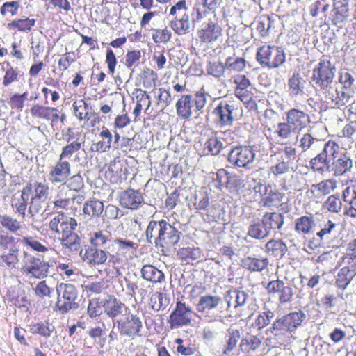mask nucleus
<instances>
[{
  "instance_id": "obj_63",
  "label": "nucleus",
  "mask_w": 356,
  "mask_h": 356,
  "mask_svg": "<svg viewBox=\"0 0 356 356\" xmlns=\"http://www.w3.org/2000/svg\"><path fill=\"white\" fill-rule=\"evenodd\" d=\"M225 69V64L220 62L209 63L207 67V73L216 78L223 76Z\"/></svg>"
},
{
  "instance_id": "obj_19",
  "label": "nucleus",
  "mask_w": 356,
  "mask_h": 356,
  "mask_svg": "<svg viewBox=\"0 0 356 356\" xmlns=\"http://www.w3.org/2000/svg\"><path fill=\"white\" fill-rule=\"evenodd\" d=\"M161 233V244H159L161 248L174 246L178 243L180 239L181 232L175 225H171L166 220L163 223Z\"/></svg>"
},
{
  "instance_id": "obj_27",
  "label": "nucleus",
  "mask_w": 356,
  "mask_h": 356,
  "mask_svg": "<svg viewBox=\"0 0 356 356\" xmlns=\"http://www.w3.org/2000/svg\"><path fill=\"white\" fill-rule=\"evenodd\" d=\"M316 222L313 215L303 216L295 220L294 229L300 234L307 235L315 231Z\"/></svg>"
},
{
  "instance_id": "obj_41",
  "label": "nucleus",
  "mask_w": 356,
  "mask_h": 356,
  "mask_svg": "<svg viewBox=\"0 0 356 356\" xmlns=\"http://www.w3.org/2000/svg\"><path fill=\"white\" fill-rule=\"evenodd\" d=\"M103 307L105 314L109 317L115 318L122 313L124 304L115 298H110L105 301Z\"/></svg>"
},
{
  "instance_id": "obj_59",
  "label": "nucleus",
  "mask_w": 356,
  "mask_h": 356,
  "mask_svg": "<svg viewBox=\"0 0 356 356\" xmlns=\"http://www.w3.org/2000/svg\"><path fill=\"white\" fill-rule=\"evenodd\" d=\"M207 148L212 155H217L224 147V143L218 138H211L204 144Z\"/></svg>"
},
{
  "instance_id": "obj_53",
  "label": "nucleus",
  "mask_w": 356,
  "mask_h": 356,
  "mask_svg": "<svg viewBox=\"0 0 356 356\" xmlns=\"http://www.w3.org/2000/svg\"><path fill=\"white\" fill-rule=\"evenodd\" d=\"M339 82L341 84L343 90L348 92L353 96L355 94L353 84L355 79L348 72H341L339 74Z\"/></svg>"
},
{
  "instance_id": "obj_38",
  "label": "nucleus",
  "mask_w": 356,
  "mask_h": 356,
  "mask_svg": "<svg viewBox=\"0 0 356 356\" xmlns=\"http://www.w3.org/2000/svg\"><path fill=\"white\" fill-rule=\"evenodd\" d=\"M90 242L92 245V248L104 250L109 249L113 243V241L109 238V235L102 231L94 232L90 238Z\"/></svg>"
},
{
  "instance_id": "obj_10",
  "label": "nucleus",
  "mask_w": 356,
  "mask_h": 356,
  "mask_svg": "<svg viewBox=\"0 0 356 356\" xmlns=\"http://www.w3.org/2000/svg\"><path fill=\"white\" fill-rule=\"evenodd\" d=\"M117 330L120 335L134 339L136 337H140L143 323L140 318L130 312L126 314L124 318L116 321Z\"/></svg>"
},
{
  "instance_id": "obj_24",
  "label": "nucleus",
  "mask_w": 356,
  "mask_h": 356,
  "mask_svg": "<svg viewBox=\"0 0 356 356\" xmlns=\"http://www.w3.org/2000/svg\"><path fill=\"white\" fill-rule=\"evenodd\" d=\"M164 222L165 220H161L159 221L151 220L149 222L145 232L149 243H154L156 246H159Z\"/></svg>"
},
{
  "instance_id": "obj_45",
  "label": "nucleus",
  "mask_w": 356,
  "mask_h": 356,
  "mask_svg": "<svg viewBox=\"0 0 356 356\" xmlns=\"http://www.w3.org/2000/svg\"><path fill=\"white\" fill-rule=\"evenodd\" d=\"M75 116L80 120H85L88 121L91 115L88 112V104L83 100H76L72 105Z\"/></svg>"
},
{
  "instance_id": "obj_60",
  "label": "nucleus",
  "mask_w": 356,
  "mask_h": 356,
  "mask_svg": "<svg viewBox=\"0 0 356 356\" xmlns=\"http://www.w3.org/2000/svg\"><path fill=\"white\" fill-rule=\"evenodd\" d=\"M225 67L229 70L241 72L245 67V62L241 58L228 57L225 61Z\"/></svg>"
},
{
  "instance_id": "obj_55",
  "label": "nucleus",
  "mask_w": 356,
  "mask_h": 356,
  "mask_svg": "<svg viewBox=\"0 0 356 356\" xmlns=\"http://www.w3.org/2000/svg\"><path fill=\"white\" fill-rule=\"evenodd\" d=\"M301 81L302 78L298 73H294L289 79L288 86L291 95H298L302 92L303 86Z\"/></svg>"
},
{
  "instance_id": "obj_16",
  "label": "nucleus",
  "mask_w": 356,
  "mask_h": 356,
  "mask_svg": "<svg viewBox=\"0 0 356 356\" xmlns=\"http://www.w3.org/2000/svg\"><path fill=\"white\" fill-rule=\"evenodd\" d=\"M352 166L349 155L341 149L327 170L333 172L335 176H341L350 171Z\"/></svg>"
},
{
  "instance_id": "obj_12",
  "label": "nucleus",
  "mask_w": 356,
  "mask_h": 356,
  "mask_svg": "<svg viewBox=\"0 0 356 356\" xmlns=\"http://www.w3.org/2000/svg\"><path fill=\"white\" fill-rule=\"evenodd\" d=\"M266 289L269 295L277 298L281 305L290 302L293 299V288L289 283L280 279L270 281Z\"/></svg>"
},
{
  "instance_id": "obj_35",
  "label": "nucleus",
  "mask_w": 356,
  "mask_h": 356,
  "mask_svg": "<svg viewBox=\"0 0 356 356\" xmlns=\"http://www.w3.org/2000/svg\"><path fill=\"white\" fill-rule=\"evenodd\" d=\"M355 275L356 270L354 266H352V269L343 267L337 275L335 284L339 289L344 290L348 287Z\"/></svg>"
},
{
  "instance_id": "obj_30",
  "label": "nucleus",
  "mask_w": 356,
  "mask_h": 356,
  "mask_svg": "<svg viewBox=\"0 0 356 356\" xmlns=\"http://www.w3.org/2000/svg\"><path fill=\"white\" fill-rule=\"evenodd\" d=\"M337 187V181L333 179L321 181L318 184H312L310 193L315 197H320L330 194Z\"/></svg>"
},
{
  "instance_id": "obj_51",
  "label": "nucleus",
  "mask_w": 356,
  "mask_h": 356,
  "mask_svg": "<svg viewBox=\"0 0 356 356\" xmlns=\"http://www.w3.org/2000/svg\"><path fill=\"white\" fill-rule=\"evenodd\" d=\"M150 303L154 311H160L168 307L170 300L165 293L156 292L152 296Z\"/></svg>"
},
{
  "instance_id": "obj_6",
  "label": "nucleus",
  "mask_w": 356,
  "mask_h": 356,
  "mask_svg": "<svg viewBox=\"0 0 356 356\" xmlns=\"http://www.w3.org/2000/svg\"><path fill=\"white\" fill-rule=\"evenodd\" d=\"M207 102L204 92H197L194 95H182L176 103L177 115L184 120L189 119L192 115V109L195 108L196 111L202 110Z\"/></svg>"
},
{
  "instance_id": "obj_36",
  "label": "nucleus",
  "mask_w": 356,
  "mask_h": 356,
  "mask_svg": "<svg viewBox=\"0 0 356 356\" xmlns=\"http://www.w3.org/2000/svg\"><path fill=\"white\" fill-rule=\"evenodd\" d=\"M19 250L15 245H12L8 250H3L0 256L2 265L11 268H16L19 261Z\"/></svg>"
},
{
  "instance_id": "obj_21",
  "label": "nucleus",
  "mask_w": 356,
  "mask_h": 356,
  "mask_svg": "<svg viewBox=\"0 0 356 356\" xmlns=\"http://www.w3.org/2000/svg\"><path fill=\"white\" fill-rule=\"evenodd\" d=\"M143 202V195L138 191L128 189L120 194V203L124 208L137 209Z\"/></svg>"
},
{
  "instance_id": "obj_20",
  "label": "nucleus",
  "mask_w": 356,
  "mask_h": 356,
  "mask_svg": "<svg viewBox=\"0 0 356 356\" xmlns=\"http://www.w3.org/2000/svg\"><path fill=\"white\" fill-rule=\"evenodd\" d=\"M108 255L113 257L109 251L95 248L80 251V257L83 260H87L90 264H103L106 262Z\"/></svg>"
},
{
  "instance_id": "obj_17",
  "label": "nucleus",
  "mask_w": 356,
  "mask_h": 356,
  "mask_svg": "<svg viewBox=\"0 0 356 356\" xmlns=\"http://www.w3.org/2000/svg\"><path fill=\"white\" fill-rule=\"evenodd\" d=\"M286 122L297 133L301 131L310 122V117L302 111L296 108L289 110L286 115Z\"/></svg>"
},
{
  "instance_id": "obj_52",
  "label": "nucleus",
  "mask_w": 356,
  "mask_h": 356,
  "mask_svg": "<svg viewBox=\"0 0 356 356\" xmlns=\"http://www.w3.org/2000/svg\"><path fill=\"white\" fill-rule=\"evenodd\" d=\"M323 222V224L320 225V231L316 234L321 241L329 239L337 227V225L330 220L325 219Z\"/></svg>"
},
{
  "instance_id": "obj_44",
  "label": "nucleus",
  "mask_w": 356,
  "mask_h": 356,
  "mask_svg": "<svg viewBox=\"0 0 356 356\" xmlns=\"http://www.w3.org/2000/svg\"><path fill=\"white\" fill-rule=\"evenodd\" d=\"M225 338L226 343L223 350V353L228 355L236 346L238 340L241 338L240 332L237 329L229 328Z\"/></svg>"
},
{
  "instance_id": "obj_8",
  "label": "nucleus",
  "mask_w": 356,
  "mask_h": 356,
  "mask_svg": "<svg viewBox=\"0 0 356 356\" xmlns=\"http://www.w3.org/2000/svg\"><path fill=\"white\" fill-rule=\"evenodd\" d=\"M336 67L329 60L322 59L313 70L312 81L323 92L334 84Z\"/></svg>"
},
{
  "instance_id": "obj_42",
  "label": "nucleus",
  "mask_w": 356,
  "mask_h": 356,
  "mask_svg": "<svg viewBox=\"0 0 356 356\" xmlns=\"http://www.w3.org/2000/svg\"><path fill=\"white\" fill-rule=\"evenodd\" d=\"M104 204L97 200H88L83 204V211L84 214L96 218L99 217L104 211Z\"/></svg>"
},
{
  "instance_id": "obj_57",
  "label": "nucleus",
  "mask_w": 356,
  "mask_h": 356,
  "mask_svg": "<svg viewBox=\"0 0 356 356\" xmlns=\"http://www.w3.org/2000/svg\"><path fill=\"white\" fill-rule=\"evenodd\" d=\"M152 92L157 97V104H161L163 108L171 103V95L168 90L160 88L153 90Z\"/></svg>"
},
{
  "instance_id": "obj_62",
  "label": "nucleus",
  "mask_w": 356,
  "mask_h": 356,
  "mask_svg": "<svg viewBox=\"0 0 356 356\" xmlns=\"http://www.w3.org/2000/svg\"><path fill=\"white\" fill-rule=\"evenodd\" d=\"M172 33L166 27L163 29H155L152 39L155 43H166L170 41Z\"/></svg>"
},
{
  "instance_id": "obj_9",
  "label": "nucleus",
  "mask_w": 356,
  "mask_h": 356,
  "mask_svg": "<svg viewBox=\"0 0 356 356\" xmlns=\"http://www.w3.org/2000/svg\"><path fill=\"white\" fill-rule=\"evenodd\" d=\"M217 184V188L222 191L226 188L231 193L238 194L244 188V180L238 175L229 172L225 169H220L213 178Z\"/></svg>"
},
{
  "instance_id": "obj_3",
  "label": "nucleus",
  "mask_w": 356,
  "mask_h": 356,
  "mask_svg": "<svg viewBox=\"0 0 356 356\" xmlns=\"http://www.w3.org/2000/svg\"><path fill=\"white\" fill-rule=\"evenodd\" d=\"M57 300L55 303V309L60 314H65L70 310L79 308L78 291L72 284L60 283L56 285Z\"/></svg>"
},
{
  "instance_id": "obj_47",
  "label": "nucleus",
  "mask_w": 356,
  "mask_h": 356,
  "mask_svg": "<svg viewBox=\"0 0 356 356\" xmlns=\"http://www.w3.org/2000/svg\"><path fill=\"white\" fill-rule=\"evenodd\" d=\"M261 345V341L256 335H250L243 338L240 343L241 350L246 353L255 351Z\"/></svg>"
},
{
  "instance_id": "obj_31",
  "label": "nucleus",
  "mask_w": 356,
  "mask_h": 356,
  "mask_svg": "<svg viewBox=\"0 0 356 356\" xmlns=\"http://www.w3.org/2000/svg\"><path fill=\"white\" fill-rule=\"evenodd\" d=\"M261 222L270 234V230L280 229L284 224V216L277 212L265 213Z\"/></svg>"
},
{
  "instance_id": "obj_23",
  "label": "nucleus",
  "mask_w": 356,
  "mask_h": 356,
  "mask_svg": "<svg viewBox=\"0 0 356 356\" xmlns=\"http://www.w3.org/2000/svg\"><path fill=\"white\" fill-rule=\"evenodd\" d=\"M221 31L222 29L218 24L209 20L199 31V38L203 42H211L218 39L221 35Z\"/></svg>"
},
{
  "instance_id": "obj_26",
  "label": "nucleus",
  "mask_w": 356,
  "mask_h": 356,
  "mask_svg": "<svg viewBox=\"0 0 356 356\" xmlns=\"http://www.w3.org/2000/svg\"><path fill=\"white\" fill-rule=\"evenodd\" d=\"M222 302V298L218 296L204 295L200 298L196 305V310L200 313L207 314L215 309Z\"/></svg>"
},
{
  "instance_id": "obj_48",
  "label": "nucleus",
  "mask_w": 356,
  "mask_h": 356,
  "mask_svg": "<svg viewBox=\"0 0 356 356\" xmlns=\"http://www.w3.org/2000/svg\"><path fill=\"white\" fill-rule=\"evenodd\" d=\"M83 186V178L79 174H77L67 179L65 181L61 184L58 188L60 192L65 191L67 188H70V190L79 191L82 188Z\"/></svg>"
},
{
  "instance_id": "obj_54",
  "label": "nucleus",
  "mask_w": 356,
  "mask_h": 356,
  "mask_svg": "<svg viewBox=\"0 0 356 356\" xmlns=\"http://www.w3.org/2000/svg\"><path fill=\"white\" fill-rule=\"evenodd\" d=\"M54 326L48 323H38L32 325L31 331L34 334H38L44 337H49L54 330Z\"/></svg>"
},
{
  "instance_id": "obj_2",
  "label": "nucleus",
  "mask_w": 356,
  "mask_h": 356,
  "mask_svg": "<svg viewBox=\"0 0 356 356\" xmlns=\"http://www.w3.org/2000/svg\"><path fill=\"white\" fill-rule=\"evenodd\" d=\"M341 150V147L335 142L323 140L309 162L311 168L318 172H324L325 169L327 170Z\"/></svg>"
},
{
  "instance_id": "obj_11",
  "label": "nucleus",
  "mask_w": 356,
  "mask_h": 356,
  "mask_svg": "<svg viewBox=\"0 0 356 356\" xmlns=\"http://www.w3.org/2000/svg\"><path fill=\"white\" fill-rule=\"evenodd\" d=\"M195 314V313L189 306L180 301L177 302L175 309L169 316L168 323L170 328L190 325Z\"/></svg>"
},
{
  "instance_id": "obj_40",
  "label": "nucleus",
  "mask_w": 356,
  "mask_h": 356,
  "mask_svg": "<svg viewBox=\"0 0 356 356\" xmlns=\"http://www.w3.org/2000/svg\"><path fill=\"white\" fill-rule=\"evenodd\" d=\"M264 205L267 207L277 206L282 201L284 195L271 186H264Z\"/></svg>"
},
{
  "instance_id": "obj_28",
  "label": "nucleus",
  "mask_w": 356,
  "mask_h": 356,
  "mask_svg": "<svg viewBox=\"0 0 356 356\" xmlns=\"http://www.w3.org/2000/svg\"><path fill=\"white\" fill-rule=\"evenodd\" d=\"M268 264L269 261L267 258L248 256L241 259L242 267L251 272H261Z\"/></svg>"
},
{
  "instance_id": "obj_39",
  "label": "nucleus",
  "mask_w": 356,
  "mask_h": 356,
  "mask_svg": "<svg viewBox=\"0 0 356 356\" xmlns=\"http://www.w3.org/2000/svg\"><path fill=\"white\" fill-rule=\"evenodd\" d=\"M35 296L42 300H44V305L51 306L52 305V292L53 289L50 288L46 281L39 282L33 289Z\"/></svg>"
},
{
  "instance_id": "obj_34",
  "label": "nucleus",
  "mask_w": 356,
  "mask_h": 356,
  "mask_svg": "<svg viewBox=\"0 0 356 356\" xmlns=\"http://www.w3.org/2000/svg\"><path fill=\"white\" fill-rule=\"evenodd\" d=\"M265 250L268 255L282 259L287 252L288 248L282 240L271 239L266 243Z\"/></svg>"
},
{
  "instance_id": "obj_13",
  "label": "nucleus",
  "mask_w": 356,
  "mask_h": 356,
  "mask_svg": "<svg viewBox=\"0 0 356 356\" xmlns=\"http://www.w3.org/2000/svg\"><path fill=\"white\" fill-rule=\"evenodd\" d=\"M323 94L327 104H330L332 108H337L349 104L353 97L348 92L343 90L342 88H339L336 84H332Z\"/></svg>"
},
{
  "instance_id": "obj_18",
  "label": "nucleus",
  "mask_w": 356,
  "mask_h": 356,
  "mask_svg": "<svg viewBox=\"0 0 356 356\" xmlns=\"http://www.w3.org/2000/svg\"><path fill=\"white\" fill-rule=\"evenodd\" d=\"M32 184L28 183L19 192L20 196H15L12 200V207L16 213L23 218L26 216V211L29 208V200L32 193Z\"/></svg>"
},
{
  "instance_id": "obj_33",
  "label": "nucleus",
  "mask_w": 356,
  "mask_h": 356,
  "mask_svg": "<svg viewBox=\"0 0 356 356\" xmlns=\"http://www.w3.org/2000/svg\"><path fill=\"white\" fill-rule=\"evenodd\" d=\"M63 248L69 250L70 252H76L81 249V239L79 236L73 231L63 236L60 237Z\"/></svg>"
},
{
  "instance_id": "obj_5",
  "label": "nucleus",
  "mask_w": 356,
  "mask_h": 356,
  "mask_svg": "<svg viewBox=\"0 0 356 356\" xmlns=\"http://www.w3.org/2000/svg\"><path fill=\"white\" fill-rule=\"evenodd\" d=\"M257 61L268 69L278 68L286 60V54L281 47L264 45L257 49Z\"/></svg>"
},
{
  "instance_id": "obj_37",
  "label": "nucleus",
  "mask_w": 356,
  "mask_h": 356,
  "mask_svg": "<svg viewBox=\"0 0 356 356\" xmlns=\"http://www.w3.org/2000/svg\"><path fill=\"white\" fill-rule=\"evenodd\" d=\"M323 140L314 138L310 134H305L300 140V147L302 152L309 151L314 156Z\"/></svg>"
},
{
  "instance_id": "obj_22",
  "label": "nucleus",
  "mask_w": 356,
  "mask_h": 356,
  "mask_svg": "<svg viewBox=\"0 0 356 356\" xmlns=\"http://www.w3.org/2000/svg\"><path fill=\"white\" fill-rule=\"evenodd\" d=\"M235 110L234 104H228L225 101L219 103L213 111L220 123L223 125H230L234 120L233 112Z\"/></svg>"
},
{
  "instance_id": "obj_7",
  "label": "nucleus",
  "mask_w": 356,
  "mask_h": 356,
  "mask_svg": "<svg viewBox=\"0 0 356 356\" xmlns=\"http://www.w3.org/2000/svg\"><path fill=\"white\" fill-rule=\"evenodd\" d=\"M256 159L253 146L237 145L232 147L228 154V161L234 167L252 169Z\"/></svg>"
},
{
  "instance_id": "obj_50",
  "label": "nucleus",
  "mask_w": 356,
  "mask_h": 356,
  "mask_svg": "<svg viewBox=\"0 0 356 356\" xmlns=\"http://www.w3.org/2000/svg\"><path fill=\"white\" fill-rule=\"evenodd\" d=\"M32 193L31 197L35 199L40 200L45 202L49 195V187L47 184L36 181L34 184H32Z\"/></svg>"
},
{
  "instance_id": "obj_56",
  "label": "nucleus",
  "mask_w": 356,
  "mask_h": 356,
  "mask_svg": "<svg viewBox=\"0 0 356 356\" xmlns=\"http://www.w3.org/2000/svg\"><path fill=\"white\" fill-rule=\"evenodd\" d=\"M35 20L34 19H29L28 17L24 19H19L14 20L8 24L9 27H15L19 31H29L35 25Z\"/></svg>"
},
{
  "instance_id": "obj_32",
  "label": "nucleus",
  "mask_w": 356,
  "mask_h": 356,
  "mask_svg": "<svg viewBox=\"0 0 356 356\" xmlns=\"http://www.w3.org/2000/svg\"><path fill=\"white\" fill-rule=\"evenodd\" d=\"M170 24L172 29L178 35H183L189 32V16L186 12L179 16H175L174 19L170 20Z\"/></svg>"
},
{
  "instance_id": "obj_15",
  "label": "nucleus",
  "mask_w": 356,
  "mask_h": 356,
  "mask_svg": "<svg viewBox=\"0 0 356 356\" xmlns=\"http://www.w3.org/2000/svg\"><path fill=\"white\" fill-rule=\"evenodd\" d=\"M71 173V165L65 160L59 158L58 161L51 168L49 180L53 184L63 183Z\"/></svg>"
},
{
  "instance_id": "obj_64",
  "label": "nucleus",
  "mask_w": 356,
  "mask_h": 356,
  "mask_svg": "<svg viewBox=\"0 0 356 356\" xmlns=\"http://www.w3.org/2000/svg\"><path fill=\"white\" fill-rule=\"evenodd\" d=\"M157 77V74L154 70L149 68L144 69L142 75L143 86L145 88H151L155 85Z\"/></svg>"
},
{
  "instance_id": "obj_43",
  "label": "nucleus",
  "mask_w": 356,
  "mask_h": 356,
  "mask_svg": "<svg viewBox=\"0 0 356 356\" xmlns=\"http://www.w3.org/2000/svg\"><path fill=\"white\" fill-rule=\"evenodd\" d=\"M248 236L255 239L261 240L267 238L269 236V233L263 225V222L258 221L252 222L249 225Z\"/></svg>"
},
{
  "instance_id": "obj_49",
  "label": "nucleus",
  "mask_w": 356,
  "mask_h": 356,
  "mask_svg": "<svg viewBox=\"0 0 356 356\" xmlns=\"http://www.w3.org/2000/svg\"><path fill=\"white\" fill-rule=\"evenodd\" d=\"M0 224L3 228L13 233L19 231L22 227L20 221L7 214L0 215Z\"/></svg>"
},
{
  "instance_id": "obj_4",
  "label": "nucleus",
  "mask_w": 356,
  "mask_h": 356,
  "mask_svg": "<svg viewBox=\"0 0 356 356\" xmlns=\"http://www.w3.org/2000/svg\"><path fill=\"white\" fill-rule=\"evenodd\" d=\"M54 263V261H45L44 258L35 257L24 251L22 269L27 277L41 280L47 277L49 268Z\"/></svg>"
},
{
  "instance_id": "obj_25",
  "label": "nucleus",
  "mask_w": 356,
  "mask_h": 356,
  "mask_svg": "<svg viewBox=\"0 0 356 356\" xmlns=\"http://www.w3.org/2000/svg\"><path fill=\"white\" fill-rule=\"evenodd\" d=\"M332 10V22L336 26H341L349 17L348 1H339L334 3Z\"/></svg>"
},
{
  "instance_id": "obj_1",
  "label": "nucleus",
  "mask_w": 356,
  "mask_h": 356,
  "mask_svg": "<svg viewBox=\"0 0 356 356\" xmlns=\"http://www.w3.org/2000/svg\"><path fill=\"white\" fill-rule=\"evenodd\" d=\"M305 318L306 315L301 310L284 315L272 323L266 330V334H271L280 345L288 343L292 338L296 339L292 334L302 325Z\"/></svg>"
},
{
  "instance_id": "obj_29",
  "label": "nucleus",
  "mask_w": 356,
  "mask_h": 356,
  "mask_svg": "<svg viewBox=\"0 0 356 356\" xmlns=\"http://www.w3.org/2000/svg\"><path fill=\"white\" fill-rule=\"evenodd\" d=\"M141 277L153 284H161L165 282L164 273L152 265H144L141 268Z\"/></svg>"
},
{
  "instance_id": "obj_61",
  "label": "nucleus",
  "mask_w": 356,
  "mask_h": 356,
  "mask_svg": "<svg viewBox=\"0 0 356 356\" xmlns=\"http://www.w3.org/2000/svg\"><path fill=\"white\" fill-rule=\"evenodd\" d=\"M274 313L270 310L260 313L255 320V324L258 329L261 330L267 326L274 318Z\"/></svg>"
},
{
  "instance_id": "obj_58",
  "label": "nucleus",
  "mask_w": 356,
  "mask_h": 356,
  "mask_svg": "<svg viewBox=\"0 0 356 356\" xmlns=\"http://www.w3.org/2000/svg\"><path fill=\"white\" fill-rule=\"evenodd\" d=\"M81 148V143L76 140L63 147L59 158L63 160L70 159L74 153L78 152Z\"/></svg>"
},
{
  "instance_id": "obj_14",
  "label": "nucleus",
  "mask_w": 356,
  "mask_h": 356,
  "mask_svg": "<svg viewBox=\"0 0 356 356\" xmlns=\"http://www.w3.org/2000/svg\"><path fill=\"white\" fill-rule=\"evenodd\" d=\"M76 227V220L72 217L65 215L63 213H59L49 223L50 230L61 234V236L74 231Z\"/></svg>"
},
{
  "instance_id": "obj_46",
  "label": "nucleus",
  "mask_w": 356,
  "mask_h": 356,
  "mask_svg": "<svg viewBox=\"0 0 356 356\" xmlns=\"http://www.w3.org/2000/svg\"><path fill=\"white\" fill-rule=\"evenodd\" d=\"M54 111H58V109L53 107L42 106L38 104H33L30 110L33 117L46 120L51 119V113Z\"/></svg>"
}]
</instances>
